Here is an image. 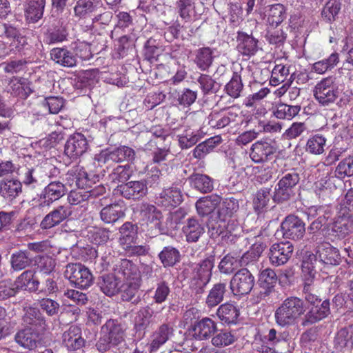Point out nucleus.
Returning a JSON list of instances; mask_svg holds the SVG:
<instances>
[{"label":"nucleus","instance_id":"obj_45","mask_svg":"<svg viewBox=\"0 0 353 353\" xmlns=\"http://www.w3.org/2000/svg\"><path fill=\"white\" fill-rule=\"evenodd\" d=\"M190 185L201 193L211 192L214 189L213 179L203 174L193 173L188 177Z\"/></svg>","mask_w":353,"mask_h":353},{"label":"nucleus","instance_id":"obj_41","mask_svg":"<svg viewBox=\"0 0 353 353\" xmlns=\"http://www.w3.org/2000/svg\"><path fill=\"white\" fill-rule=\"evenodd\" d=\"M214 265V259L206 258L192 267V276L197 279L210 281L212 277V270Z\"/></svg>","mask_w":353,"mask_h":353},{"label":"nucleus","instance_id":"obj_36","mask_svg":"<svg viewBox=\"0 0 353 353\" xmlns=\"http://www.w3.org/2000/svg\"><path fill=\"white\" fill-rule=\"evenodd\" d=\"M214 50L210 47H202L194 52V63L201 71H208L214 61Z\"/></svg>","mask_w":353,"mask_h":353},{"label":"nucleus","instance_id":"obj_53","mask_svg":"<svg viewBox=\"0 0 353 353\" xmlns=\"http://www.w3.org/2000/svg\"><path fill=\"white\" fill-rule=\"evenodd\" d=\"M243 90L241 76L238 72H234L231 79L225 85V91L230 97L236 99L241 96Z\"/></svg>","mask_w":353,"mask_h":353},{"label":"nucleus","instance_id":"obj_59","mask_svg":"<svg viewBox=\"0 0 353 353\" xmlns=\"http://www.w3.org/2000/svg\"><path fill=\"white\" fill-rule=\"evenodd\" d=\"M334 174V176L339 179L353 176V156H349L341 161Z\"/></svg>","mask_w":353,"mask_h":353},{"label":"nucleus","instance_id":"obj_25","mask_svg":"<svg viewBox=\"0 0 353 353\" xmlns=\"http://www.w3.org/2000/svg\"><path fill=\"white\" fill-rule=\"evenodd\" d=\"M141 281V279L125 281L119 286V292L121 295V299L123 301L131 302L134 305H138L141 301L139 294Z\"/></svg>","mask_w":353,"mask_h":353},{"label":"nucleus","instance_id":"obj_1","mask_svg":"<svg viewBox=\"0 0 353 353\" xmlns=\"http://www.w3.org/2000/svg\"><path fill=\"white\" fill-rule=\"evenodd\" d=\"M306 305L304 301L297 296H291L286 298L274 311L276 323L281 327H288L294 325L297 321L305 315Z\"/></svg>","mask_w":353,"mask_h":353},{"label":"nucleus","instance_id":"obj_61","mask_svg":"<svg viewBox=\"0 0 353 353\" xmlns=\"http://www.w3.org/2000/svg\"><path fill=\"white\" fill-rule=\"evenodd\" d=\"M34 265L40 272L49 274L51 273L56 265L55 260L48 255H39L33 259Z\"/></svg>","mask_w":353,"mask_h":353},{"label":"nucleus","instance_id":"obj_17","mask_svg":"<svg viewBox=\"0 0 353 353\" xmlns=\"http://www.w3.org/2000/svg\"><path fill=\"white\" fill-rule=\"evenodd\" d=\"M89 148L85 137L81 133L70 136L64 146V154L70 159H77L83 155Z\"/></svg>","mask_w":353,"mask_h":353},{"label":"nucleus","instance_id":"obj_33","mask_svg":"<svg viewBox=\"0 0 353 353\" xmlns=\"http://www.w3.org/2000/svg\"><path fill=\"white\" fill-rule=\"evenodd\" d=\"M105 158L116 163H132L135 159V152L128 146L122 145L112 150H107Z\"/></svg>","mask_w":353,"mask_h":353},{"label":"nucleus","instance_id":"obj_8","mask_svg":"<svg viewBox=\"0 0 353 353\" xmlns=\"http://www.w3.org/2000/svg\"><path fill=\"white\" fill-rule=\"evenodd\" d=\"M66 185L59 181H51L34 199L37 206L41 210H48L55 201L59 200L68 192Z\"/></svg>","mask_w":353,"mask_h":353},{"label":"nucleus","instance_id":"obj_9","mask_svg":"<svg viewBox=\"0 0 353 353\" xmlns=\"http://www.w3.org/2000/svg\"><path fill=\"white\" fill-rule=\"evenodd\" d=\"M314 96L321 105L328 106L335 102L339 94L336 78L329 76L322 79L314 88Z\"/></svg>","mask_w":353,"mask_h":353},{"label":"nucleus","instance_id":"obj_21","mask_svg":"<svg viewBox=\"0 0 353 353\" xmlns=\"http://www.w3.org/2000/svg\"><path fill=\"white\" fill-rule=\"evenodd\" d=\"M72 214L70 208L65 205H59L47 214L40 223L43 230L51 229L59 225L61 222L68 219Z\"/></svg>","mask_w":353,"mask_h":353},{"label":"nucleus","instance_id":"obj_5","mask_svg":"<svg viewBox=\"0 0 353 353\" xmlns=\"http://www.w3.org/2000/svg\"><path fill=\"white\" fill-rule=\"evenodd\" d=\"M66 184L71 188L86 190L90 197L96 198L105 193V188L99 185L92 187V180L88 177V174L83 166L76 165L72 167L65 174Z\"/></svg>","mask_w":353,"mask_h":353},{"label":"nucleus","instance_id":"obj_16","mask_svg":"<svg viewBox=\"0 0 353 353\" xmlns=\"http://www.w3.org/2000/svg\"><path fill=\"white\" fill-rule=\"evenodd\" d=\"M117 194L119 193L126 199L139 200L148 193L146 183L143 181H131L117 185Z\"/></svg>","mask_w":353,"mask_h":353},{"label":"nucleus","instance_id":"obj_4","mask_svg":"<svg viewBox=\"0 0 353 353\" xmlns=\"http://www.w3.org/2000/svg\"><path fill=\"white\" fill-rule=\"evenodd\" d=\"M125 327L117 319H109L101 327L100 337L96 347L100 352H105L125 341Z\"/></svg>","mask_w":353,"mask_h":353},{"label":"nucleus","instance_id":"obj_40","mask_svg":"<svg viewBox=\"0 0 353 353\" xmlns=\"http://www.w3.org/2000/svg\"><path fill=\"white\" fill-rule=\"evenodd\" d=\"M228 292L226 281L219 282L213 285L206 298L205 303L209 307L218 305L223 301L225 295Z\"/></svg>","mask_w":353,"mask_h":353},{"label":"nucleus","instance_id":"obj_26","mask_svg":"<svg viewBox=\"0 0 353 353\" xmlns=\"http://www.w3.org/2000/svg\"><path fill=\"white\" fill-rule=\"evenodd\" d=\"M237 50L243 56L251 57L254 55L259 50V40L254 38L252 34L239 31L236 37Z\"/></svg>","mask_w":353,"mask_h":353},{"label":"nucleus","instance_id":"obj_49","mask_svg":"<svg viewBox=\"0 0 353 353\" xmlns=\"http://www.w3.org/2000/svg\"><path fill=\"white\" fill-rule=\"evenodd\" d=\"M158 256L164 268L173 267L181 260L179 250L170 245L164 247Z\"/></svg>","mask_w":353,"mask_h":353},{"label":"nucleus","instance_id":"obj_13","mask_svg":"<svg viewBox=\"0 0 353 353\" xmlns=\"http://www.w3.org/2000/svg\"><path fill=\"white\" fill-rule=\"evenodd\" d=\"M282 235L285 239L298 241L305 233V224L299 216L294 214L287 216L281 224Z\"/></svg>","mask_w":353,"mask_h":353},{"label":"nucleus","instance_id":"obj_62","mask_svg":"<svg viewBox=\"0 0 353 353\" xmlns=\"http://www.w3.org/2000/svg\"><path fill=\"white\" fill-rule=\"evenodd\" d=\"M179 144L182 149H188L194 145L201 138L199 132L191 129L185 130L183 134L178 135Z\"/></svg>","mask_w":353,"mask_h":353},{"label":"nucleus","instance_id":"obj_52","mask_svg":"<svg viewBox=\"0 0 353 353\" xmlns=\"http://www.w3.org/2000/svg\"><path fill=\"white\" fill-rule=\"evenodd\" d=\"M138 226L132 222H125L119 228L120 243L123 245L130 244L137 238Z\"/></svg>","mask_w":353,"mask_h":353},{"label":"nucleus","instance_id":"obj_63","mask_svg":"<svg viewBox=\"0 0 353 353\" xmlns=\"http://www.w3.org/2000/svg\"><path fill=\"white\" fill-rule=\"evenodd\" d=\"M326 139L324 137L316 134L310 138L306 144V150L311 154H320L324 152Z\"/></svg>","mask_w":353,"mask_h":353},{"label":"nucleus","instance_id":"obj_15","mask_svg":"<svg viewBox=\"0 0 353 353\" xmlns=\"http://www.w3.org/2000/svg\"><path fill=\"white\" fill-rule=\"evenodd\" d=\"M330 314V302L329 299H325L321 303L310 307L301 319V325L303 327L312 325L326 318Z\"/></svg>","mask_w":353,"mask_h":353},{"label":"nucleus","instance_id":"obj_48","mask_svg":"<svg viewBox=\"0 0 353 353\" xmlns=\"http://www.w3.org/2000/svg\"><path fill=\"white\" fill-rule=\"evenodd\" d=\"M332 230L339 237L344 238L353 232V217L337 215L333 222Z\"/></svg>","mask_w":353,"mask_h":353},{"label":"nucleus","instance_id":"obj_37","mask_svg":"<svg viewBox=\"0 0 353 353\" xmlns=\"http://www.w3.org/2000/svg\"><path fill=\"white\" fill-rule=\"evenodd\" d=\"M100 0H77L73 8L74 16L79 19L90 17L98 9Z\"/></svg>","mask_w":353,"mask_h":353},{"label":"nucleus","instance_id":"obj_24","mask_svg":"<svg viewBox=\"0 0 353 353\" xmlns=\"http://www.w3.org/2000/svg\"><path fill=\"white\" fill-rule=\"evenodd\" d=\"M44 333L23 327L15 334L16 342L21 347L30 350H34L41 344Z\"/></svg>","mask_w":353,"mask_h":353},{"label":"nucleus","instance_id":"obj_57","mask_svg":"<svg viewBox=\"0 0 353 353\" xmlns=\"http://www.w3.org/2000/svg\"><path fill=\"white\" fill-rule=\"evenodd\" d=\"M132 174L130 165L128 164L125 165H118L115 168L111 174L108 176V179L112 183H125L130 179Z\"/></svg>","mask_w":353,"mask_h":353},{"label":"nucleus","instance_id":"obj_42","mask_svg":"<svg viewBox=\"0 0 353 353\" xmlns=\"http://www.w3.org/2000/svg\"><path fill=\"white\" fill-rule=\"evenodd\" d=\"M22 192V183L17 179L3 181L0 184V194L9 201H12Z\"/></svg>","mask_w":353,"mask_h":353},{"label":"nucleus","instance_id":"obj_56","mask_svg":"<svg viewBox=\"0 0 353 353\" xmlns=\"http://www.w3.org/2000/svg\"><path fill=\"white\" fill-rule=\"evenodd\" d=\"M197 82L204 95L215 94L219 90L218 83L208 74H201L197 79Z\"/></svg>","mask_w":353,"mask_h":353},{"label":"nucleus","instance_id":"obj_7","mask_svg":"<svg viewBox=\"0 0 353 353\" xmlns=\"http://www.w3.org/2000/svg\"><path fill=\"white\" fill-rule=\"evenodd\" d=\"M299 180V174L296 172L284 174L274 188L272 196L274 202L282 203L293 198L296 194Z\"/></svg>","mask_w":353,"mask_h":353},{"label":"nucleus","instance_id":"obj_55","mask_svg":"<svg viewBox=\"0 0 353 353\" xmlns=\"http://www.w3.org/2000/svg\"><path fill=\"white\" fill-rule=\"evenodd\" d=\"M333 212L332 208L327 205L312 206L309 209V214L312 216H316V219L325 225L332 220Z\"/></svg>","mask_w":353,"mask_h":353},{"label":"nucleus","instance_id":"obj_19","mask_svg":"<svg viewBox=\"0 0 353 353\" xmlns=\"http://www.w3.org/2000/svg\"><path fill=\"white\" fill-rule=\"evenodd\" d=\"M278 276L274 270L267 268L260 271L258 283L261 290L259 292L257 298L260 300H265L274 290L277 283Z\"/></svg>","mask_w":353,"mask_h":353},{"label":"nucleus","instance_id":"obj_31","mask_svg":"<svg viewBox=\"0 0 353 353\" xmlns=\"http://www.w3.org/2000/svg\"><path fill=\"white\" fill-rule=\"evenodd\" d=\"M120 279L114 274H105L97 280V285L100 290L108 296H112L119 291Z\"/></svg>","mask_w":353,"mask_h":353},{"label":"nucleus","instance_id":"obj_64","mask_svg":"<svg viewBox=\"0 0 353 353\" xmlns=\"http://www.w3.org/2000/svg\"><path fill=\"white\" fill-rule=\"evenodd\" d=\"M237 262L238 260L235 256L231 254H227L219 262L218 269L222 274H231L235 272Z\"/></svg>","mask_w":353,"mask_h":353},{"label":"nucleus","instance_id":"obj_22","mask_svg":"<svg viewBox=\"0 0 353 353\" xmlns=\"http://www.w3.org/2000/svg\"><path fill=\"white\" fill-rule=\"evenodd\" d=\"M112 270L117 276H121L125 281L141 279L137 265L126 259H117Z\"/></svg>","mask_w":353,"mask_h":353},{"label":"nucleus","instance_id":"obj_11","mask_svg":"<svg viewBox=\"0 0 353 353\" xmlns=\"http://www.w3.org/2000/svg\"><path fill=\"white\" fill-rule=\"evenodd\" d=\"M255 283L251 272L243 268L234 272L230 281V288L234 296H245L250 293Z\"/></svg>","mask_w":353,"mask_h":353},{"label":"nucleus","instance_id":"obj_20","mask_svg":"<svg viewBox=\"0 0 353 353\" xmlns=\"http://www.w3.org/2000/svg\"><path fill=\"white\" fill-rule=\"evenodd\" d=\"M153 303L141 307L136 313L134 318V329L136 334L142 337L154 323V312L152 307Z\"/></svg>","mask_w":353,"mask_h":353},{"label":"nucleus","instance_id":"obj_14","mask_svg":"<svg viewBox=\"0 0 353 353\" xmlns=\"http://www.w3.org/2000/svg\"><path fill=\"white\" fill-rule=\"evenodd\" d=\"M277 148L272 140H261L254 143L251 148L250 157L255 163H263L272 159Z\"/></svg>","mask_w":353,"mask_h":353},{"label":"nucleus","instance_id":"obj_51","mask_svg":"<svg viewBox=\"0 0 353 353\" xmlns=\"http://www.w3.org/2000/svg\"><path fill=\"white\" fill-rule=\"evenodd\" d=\"M9 85L11 94L22 99H27L33 92L30 83L25 79L11 80Z\"/></svg>","mask_w":353,"mask_h":353},{"label":"nucleus","instance_id":"obj_18","mask_svg":"<svg viewBox=\"0 0 353 353\" xmlns=\"http://www.w3.org/2000/svg\"><path fill=\"white\" fill-rule=\"evenodd\" d=\"M293 248L292 244L289 241L273 244L268 254L270 263L276 266L284 265L291 258Z\"/></svg>","mask_w":353,"mask_h":353},{"label":"nucleus","instance_id":"obj_35","mask_svg":"<svg viewBox=\"0 0 353 353\" xmlns=\"http://www.w3.org/2000/svg\"><path fill=\"white\" fill-rule=\"evenodd\" d=\"M220 203L221 197L216 194L201 197L196 202V212L201 217L212 215Z\"/></svg>","mask_w":353,"mask_h":353},{"label":"nucleus","instance_id":"obj_32","mask_svg":"<svg viewBox=\"0 0 353 353\" xmlns=\"http://www.w3.org/2000/svg\"><path fill=\"white\" fill-rule=\"evenodd\" d=\"M216 329V324L212 319L204 318L193 325L192 336L197 340L207 339L214 333Z\"/></svg>","mask_w":353,"mask_h":353},{"label":"nucleus","instance_id":"obj_10","mask_svg":"<svg viewBox=\"0 0 353 353\" xmlns=\"http://www.w3.org/2000/svg\"><path fill=\"white\" fill-rule=\"evenodd\" d=\"M64 276L74 287L87 289L93 283V276L90 270L80 263H70L66 265Z\"/></svg>","mask_w":353,"mask_h":353},{"label":"nucleus","instance_id":"obj_34","mask_svg":"<svg viewBox=\"0 0 353 353\" xmlns=\"http://www.w3.org/2000/svg\"><path fill=\"white\" fill-rule=\"evenodd\" d=\"M63 342L69 350H77L82 347L85 341L81 337V328L71 325L63 334Z\"/></svg>","mask_w":353,"mask_h":353},{"label":"nucleus","instance_id":"obj_43","mask_svg":"<svg viewBox=\"0 0 353 353\" xmlns=\"http://www.w3.org/2000/svg\"><path fill=\"white\" fill-rule=\"evenodd\" d=\"M11 268L14 271H21L31 265L33 258L28 250L15 251L10 256Z\"/></svg>","mask_w":353,"mask_h":353},{"label":"nucleus","instance_id":"obj_47","mask_svg":"<svg viewBox=\"0 0 353 353\" xmlns=\"http://www.w3.org/2000/svg\"><path fill=\"white\" fill-rule=\"evenodd\" d=\"M265 12L267 22L272 26H279L286 18L285 8L281 3L270 6Z\"/></svg>","mask_w":353,"mask_h":353},{"label":"nucleus","instance_id":"obj_6","mask_svg":"<svg viewBox=\"0 0 353 353\" xmlns=\"http://www.w3.org/2000/svg\"><path fill=\"white\" fill-rule=\"evenodd\" d=\"M310 263L303 261V267L307 268L311 274L319 265L325 266H336L342 261V257L338 248L328 242H323L316 247L315 254L310 255L308 259Z\"/></svg>","mask_w":353,"mask_h":353},{"label":"nucleus","instance_id":"obj_27","mask_svg":"<svg viewBox=\"0 0 353 353\" xmlns=\"http://www.w3.org/2000/svg\"><path fill=\"white\" fill-rule=\"evenodd\" d=\"M174 327L170 323H164L159 325L152 335L150 344V352L158 350L174 335Z\"/></svg>","mask_w":353,"mask_h":353},{"label":"nucleus","instance_id":"obj_60","mask_svg":"<svg viewBox=\"0 0 353 353\" xmlns=\"http://www.w3.org/2000/svg\"><path fill=\"white\" fill-rule=\"evenodd\" d=\"M265 38L269 44L280 48L285 43L287 34L282 29L272 28L268 30Z\"/></svg>","mask_w":353,"mask_h":353},{"label":"nucleus","instance_id":"obj_30","mask_svg":"<svg viewBox=\"0 0 353 353\" xmlns=\"http://www.w3.org/2000/svg\"><path fill=\"white\" fill-rule=\"evenodd\" d=\"M182 231L187 242L196 243L205 233L203 224L196 218H189L183 225Z\"/></svg>","mask_w":353,"mask_h":353},{"label":"nucleus","instance_id":"obj_28","mask_svg":"<svg viewBox=\"0 0 353 353\" xmlns=\"http://www.w3.org/2000/svg\"><path fill=\"white\" fill-rule=\"evenodd\" d=\"M183 201L181 190L176 187L164 189L157 198L159 205L165 208H176Z\"/></svg>","mask_w":353,"mask_h":353},{"label":"nucleus","instance_id":"obj_39","mask_svg":"<svg viewBox=\"0 0 353 353\" xmlns=\"http://www.w3.org/2000/svg\"><path fill=\"white\" fill-rule=\"evenodd\" d=\"M216 315L223 323L236 324L240 315V311L236 305L226 303L219 307Z\"/></svg>","mask_w":353,"mask_h":353},{"label":"nucleus","instance_id":"obj_50","mask_svg":"<svg viewBox=\"0 0 353 353\" xmlns=\"http://www.w3.org/2000/svg\"><path fill=\"white\" fill-rule=\"evenodd\" d=\"M46 0H27L26 15L32 22L38 21L43 14Z\"/></svg>","mask_w":353,"mask_h":353},{"label":"nucleus","instance_id":"obj_3","mask_svg":"<svg viewBox=\"0 0 353 353\" xmlns=\"http://www.w3.org/2000/svg\"><path fill=\"white\" fill-rule=\"evenodd\" d=\"M208 234L211 239L221 237V241L227 243L235 242L240 225L236 219L221 217L219 214L210 215L207 221Z\"/></svg>","mask_w":353,"mask_h":353},{"label":"nucleus","instance_id":"obj_2","mask_svg":"<svg viewBox=\"0 0 353 353\" xmlns=\"http://www.w3.org/2000/svg\"><path fill=\"white\" fill-rule=\"evenodd\" d=\"M35 272L28 270L23 272L14 282L10 279L0 281V301H6L14 297L21 290L30 292L39 291V281L34 277Z\"/></svg>","mask_w":353,"mask_h":353},{"label":"nucleus","instance_id":"obj_46","mask_svg":"<svg viewBox=\"0 0 353 353\" xmlns=\"http://www.w3.org/2000/svg\"><path fill=\"white\" fill-rule=\"evenodd\" d=\"M341 0H328L321 10L322 20L330 24L335 21L341 9Z\"/></svg>","mask_w":353,"mask_h":353},{"label":"nucleus","instance_id":"obj_12","mask_svg":"<svg viewBox=\"0 0 353 353\" xmlns=\"http://www.w3.org/2000/svg\"><path fill=\"white\" fill-rule=\"evenodd\" d=\"M21 325L23 327L42 333H45L48 328L46 317L39 309L34 307H23Z\"/></svg>","mask_w":353,"mask_h":353},{"label":"nucleus","instance_id":"obj_44","mask_svg":"<svg viewBox=\"0 0 353 353\" xmlns=\"http://www.w3.org/2000/svg\"><path fill=\"white\" fill-rule=\"evenodd\" d=\"M334 347L339 350L353 347V326L350 325L339 330L334 337Z\"/></svg>","mask_w":353,"mask_h":353},{"label":"nucleus","instance_id":"obj_29","mask_svg":"<svg viewBox=\"0 0 353 353\" xmlns=\"http://www.w3.org/2000/svg\"><path fill=\"white\" fill-rule=\"evenodd\" d=\"M50 55L52 61L62 67L73 68L77 64L76 56L66 48H54Z\"/></svg>","mask_w":353,"mask_h":353},{"label":"nucleus","instance_id":"obj_38","mask_svg":"<svg viewBox=\"0 0 353 353\" xmlns=\"http://www.w3.org/2000/svg\"><path fill=\"white\" fill-rule=\"evenodd\" d=\"M125 216V207L119 203L110 204L100 212L101 220L106 223H114Z\"/></svg>","mask_w":353,"mask_h":353},{"label":"nucleus","instance_id":"obj_54","mask_svg":"<svg viewBox=\"0 0 353 353\" xmlns=\"http://www.w3.org/2000/svg\"><path fill=\"white\" fill-rule=\"evenodd\" d=\"M239 201L234 197L225 198L216 214H219L221 217H225L228 219H232V215L239 210Z\"/></svg>","mask_w":353,"mask_h":353},{"label":"nucleus","instance_id":"obj_23","mask_svg":"<svg viewBox=\"0 0 353 353\" xmlns=\"http://www.w3.org/2000/svg\"><path fill=\"white\" fill-rule=\"evenodd\" d=\"M140 214L146 221L147 227L159 233L163 218V214L155 205L148 203H142L140 206Z\"/></svg>","mask_w":353,"mask_h":353},{"label":"nucleus","instance_id":"obj_58","mask_svg":"<svg viewBox=\"0 0 353 353\" xmlns=\"http://www.w3.org/2000/svg\"><path fill=\"white\" fill-rule=\"evenodd\" d=\"M300 110L301 107L299 105H289L285 103H280L276 105L274 114L279 119L290 120L298 114Z\"/></svg>","mask_w":353,"mask_h":353}]
</instances>
